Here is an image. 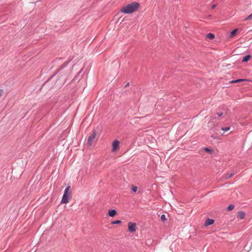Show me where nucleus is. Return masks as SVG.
Segmentation results:
<instances>
[{
	"instance_id": "nucleus-4",
	"label": "nucleus",
	"mask_w": 252,
	"mask_h": 252,
	"mask_svg": "<svg viewBox=\"0 0 252 252\" xmlns=\"http://www.w3.org/2000/svg\"><path fill=\"white\" fill-rule=\"evenodd\" d=\"M60 75L59 78L57 80L56 83L58 86H62L66 82V79L64 74L62 73H58Z\"/></svg>"
},
{
	"instance_id": "nucleus-9",
	"label": "nucleus",
	"mask_w": 252,
	"mask_h": 252,
	"mask_svg": "<svg viewBox=\"0 0 252 252\" xmlns=\"http://www.w3.org/2000/svg\"><path fill=\"white\" fill-rule=\"evenodd\" d=\"M215 222V220L213 219L208 218L205 221L204 225L205 226H207L213 224Z\"/></svg>"
},
{
	"instance_id": "nucleus-11",
	"label": "nucleus",
	"mask_w": 252,
	"mask_h": 252,
	"mask_svg": "<svg viewBox=\"0 0 252 252\" xmlns=\"http://www.w3.org/2000/svg\"><path fill=\"white\" fill-rule=\"evenodd\" d=\"M251 57L252 56L251 55H247L243 57L242 62L243 63H247L251 59Z\"/></svg>"
},
{
	"instance_id": "nucleus-16",
	"label": "nucleus",
	"mask_w": 252,
	"mask_h": 252,
	"mask_svg": "<svg viewBox=\"0 0 252 252\" xmlns=\"http://www.w3.org/2000/svg\"><path fill=\"white\" fill-rule=\"evenodd\" d=\"M206 37L209 39L212 40L215 38V35L213 33H209L206 35Z\"/></svg>"
},
{
	"instance_id": "nucleus-2",
	"label": "nucleus",
	"mask_w": 252,
	"mask_h": 252,
	"mask_svg": "<svg viewBox=\"0 0 252 252\" xmlns=\"http://www.w3.org/2000/svg\"><path fill=\"white\" fill-rule=\"evenodd\" d=\"M69 62H65L62 65L60 66L59 68L57 69L55 73L51 75L48 80L42 85V87L40 89H41L42 88L46 87L47 90H50L54 87V85L53 83L50 84V81L51 80L52 78H53L56 74H57L60 71L63 69L67 65Z\"/></svg>"
},
{
	"instance_id": "nucleus-8",
	"label": "nucleus",
	"mask_w": 252,
	"mask_h": 252,
	"mask_svg": "<svg viewBox=\"0 0 252 252\" xmlns=\"http://www.w3.org/2000/svg\"><path fill=\"white\" fill-rule=\"evenodd\" d=\"M83 70V69L82 68L80 70V71L75 76V77L73 79L72 81H75L77 80L78 81H79L80 80V79L82 78V77L83 75V74L82 73Z\"/></svg>"
},
{
	"instance_id": "nucleus-17",
	"label": "nucleus",
	"mask_w": 252,
	"mask_h": 252,
	"mask_svg": "<svg viewBox=\"0 0 252 252\" xmlns=\"http://www.w3.org/2000/svg\"><path fill=\"white\" fill-rule=\"evenodd\" d=\"M234 205L233 204H230L228 205V206L226 208V210L227 211H231L233 210L234 208Z\"/></svg>"
},
{
	"instance_id": "nucleus-1",
	"label": "nucleus",
	"mask_w": 252,
	"mask_h": 252,
	"mask_svg": "<svg viewBox=\"0 0 252 252\" xmlns=\"http://www.w3.org/2000/svg\"><path fill=\"white\" fill-rule=\"evenodd\" d=\"M140 4L139 2L134 1L126 6L123 7L121 12L125 14H131L135 12L140 7Z\"/></svg>"
},
{
	"instance_id": "nucleus-20",
	"label": "nucleus",
	"mask_w": 252,
	"mask_h": 252,
	"mask_svg": "<svg viewBox=\"0 0 252 252\" xmlns=\"http://www.w3.org/2000/svg\"><path fill=\"white\" fill-rule=\"evenodd\" d=\"M138 188L136 186L134 185H132L131 186V190L133 192H136L137 191Z\"/></svg>"
},
{
	"instance_id": "nucleus-21",
	"label": "nucleus",
	"mask_w": 252,
	"mask_h": 252,
	"mask_svg": "<svg viewBox=\"0 0 252 252\" xmlns=\"http://www.w3.org/2000/svg\"><path fill=\"white\" fill-rule=\"evenodd\" d=\"M160 219L163 222H165L167 220V219L165 215L163 214L160 217Z\"/></svg>"
},
{
	"instance_id": "nucleus-19",
	"label": "nucleus",
	"mask_w": 252,
	"mask_h": 252,
	"mask_svg": "<svg viewBox=\"0 0 252 252\" xmlns=\"http://www.w3.org/2000/svg\"><path fill=\"white\" fill-rule=\"evenodd\" d=\"M111 223L112 224H120L122 223V221L121 220H115L112 221Z\"/></svg>"
},
{
	"instance_id": "nucleus-25",
	"label": "nucleus",
	"mask_w": 252,
	"mask_h": 252,
	"mask_svg": "<svg viewBox=\"0 0 252 252\" xmlns=\"http://www.w3.org/2000/svg\"><path fill=\"white\" fill-rule=\"evenodd\" d=\"M252 19V13L245 19V21H247Z\"/></svg>"
},
{
	"instance_id": "nucleus-7",
	"label": "nucleus",
	"mask_w": 252,
	"mask_h": 252,
	"mask_svg": "<svg viewBox=\"0 0 252 252\" xmlns=\"http://www.w3.org/2000/svg\"><path fill=\"white\" fill-rule=\"evenodd\" d=\"M136 223L133 222H129L128 223V230L130 233H133L136 230Z\"/></svg>"
},
{
	"instance_id": "nucleus-18",
	"label": "nucleus",
	"mask_w": 252,
	"mask_h": 252,
	"mask_svg": "<svg viewBox=\"0 0 252 252\" xmlns=\"http://www.w3.org/2000/svg\"><path fill=\"white\" fill-rule=\"evenodd\" d=\"M234 175V173H227L225 175V178L226 179H228L229 178H230Z\"/></svg>"
},
{
	"instance_id": "nucleus-29",
	"label": "nucleus",
	"mask_w": 252,
	"mask_h": 252,
	"mask_svg": "<svg viewBox=\"0 0 252 252\" xmlns=\"http://www.w3.org/2000/svg\"><path fill=\"white\" fill-rule=\"evenodd\" d=\"M120 20H121V21H122H122H123V19H122V20H121V17H120V18H119V19H118V21H120Z\"/></svg>"
},
{
	"instance_id": "nucleus-14",
	"label": "nucleus",
	"mask_w": 252,
	"mask_h": 252,
	"mask_svg": "<svg viewBox=\"0 0 252 252\" xmlns=\"http://www.w3.org/2000/svg\"><path fill=\"white\" fill-rule=\"evenodd\" d=\"M204 152L208 153L210 154V155H213V154L214 153V150L212 149L208 148V147L204 148Z\"/></svg>"
},
{
	"instance_id": "nucleus-24",
	"label": "nucleus",
	"mask_w": 252,
	"mask_h": 252,
	"mask_svg": "<svg viewBox=\"0 0 252 252\" xmlns=\"http://www.w3.org/2000/svg\"><path fill=\"white\" fill-rule=\"evenodd\" d=\"M70 186H68L65 188L64 192H66L67 193H71L70 191Z\"/></svg>"
},
{
	"instance_id": "nucleus-13",
	"label": "nucleus",
	"mask_w": 252,
	"mask_h": 252,
	"mask_svg": "<svg viewBox=\"0 0 252 252\" xmlns=\"http://www.w3.org/2000/svg\"><path fill=\"white\" fill-rule=\"evenodd\" d=\"M247 81V80L245 79H238L232 80V81H230L229 83H240V82H242L243 81Z\"/></svg>"
},
{
	"instance_id": "nucleus-30",
	"label": "nucleus",
	"mask_w": 252,
	"mask_h": 252,
	"mask_svg": "<svg viewBox=\"0 0 252 252\" xmlns=\"http://www.w3.org/2000/svg\"><path fill=\"white\" fill-rule=\"evenodd\" d=\"M211 137L213 138V139H216V137L214 135H212Z\"/></svg>"
},
{
	"instance_id": "nucleus-5",
	"label": "nucleus",
	"mask_w": 252,
	"mask_h": 252,
	"mask_svg": "<svg viewBox=\"0 0 252 252\" xmlns=\"http://www.w3.org/2000/svg\"><path fill=\"white\" fill-rule=\"evenodd\" d=\"M71 197V193H67L64 192L62 200L61 201V204H66L69 202V200Z\"/></svg>"
},
{
	"instance_id": "nucleus-27",
	"label": "nucleus",
	"mask_w": 252,
	"mask_h": 252,
	"mask_svg": "<svg viewBox=\"0 0 252 252\" xmlns=\"http://www.w3.org/2000/svg\"><path fill=\"white\" fill-rule=\"evenodd\" d=\"M216 6H217L216 4H213V5H212L211 8L212 9H215L216 7Z\"/></svg>"
},
{
	"instance_id": "nucleus-31",
	"label": "nucleus",
	"mask_w": 252,
	"mask_h": 252,
	"mask_svg": "<svg viewBox=\"0 0 252 252\" xmlns=\"http://www.w3.org/2000/svg\"><path fill=\"white\" fill-rule=\"evenodd\" d=\"M216 119V118H213L212 120H215Z\"/></svg>"
},
{
	"instance_id": "nucleus-23",
	"label": "nucleus",
	"mask_w": 252,
	"mask_h": 252,
	"mask_svg": "<svg viewBox=\"0 0 252 252\" xmlns=\"http://www.w3.org/2000/svg\"><path fill=\"white\" fill-rule=\"evenodd\" d=\"M230 126H226V127H221L222 130L224 131H227L230 129Z\"/></svg>"
},
{
	"instance_id": "nucleus-26",
	"label": "nucleus",
	"mask_w": 252,
	"mask_h": 252,
	"mask_svg": "<svg viewBox=\"0 0 252 252\" xmlns=\"http://www.w3.org/2000/svg\"><path fill=\"white\" fill-rule=\"evenodd\" d=\"M4 91L3 89H0V96L2 95V94H3Z\"/></svg>"
},
{
	"instance_id": "nucleus-22",
	"label": "nucleus",
	"mask_w": 252,
	"mask_h": 252,
	"mask_svg": "<svg viewBox=\"0 0 252 252\" xmlns=\"http://www.w3.org/2000/svg\"><path fill=\"white\" fill-rule=\"evenodd\" d=\"M216 114L219 117H224V114L223 112H216Z\"/></svg>"
},
{
	"instance_id": "nucleus-12",
	"label": "nucleus",
	"mask_w": 252,
	"mask_h": 252,
	"mask_svg": "<svg viewBox=\"0 0 252 252\" xmlns=\"http://www.w3.org/2000/svg\"><path fill=\"white\" fill-rule=\"evenodd\" d=\"M245 217V213L243 211H239L237 214V217L240 219H243Z\"/></svg>"
},
{
	"instance_id": "nucleus-28",
	"label": "nucleus",
	"mask_w": 252,
	"mask_h": 252,
	"mask_svg": "<svg viewBox=\"0 0 252 252\" xmlns=\"http://www.w3.org/2000/svg\"><path fill=\"white\" fill-rule=\"evenodd\" d=\"M129 85V83H127L125 86V87L126 88L127 87V86H128Z\"/></svg>"
},
{
	"instance_id": "nucleus-15",
	"label": "nucleus",
	"mask_w": 252,
	"mask_h": 252,
	"mask_svg": "<svg viewBox=\"0 0 252 252\" xmlns=\"http://www.w3.org/2000/svg\"><path fill=\"white\" fill-rule=\"evenodd\" d=\"M238 29L236 28L235 29H234L233 30H232L231 32H230V35H229V37H233L234 36H235L238 32Z\"/></svg>"
},
{
	"instance_id": "nucleus-10",
	"label": "nucleus",
	"mask_w": 252,
	"mask_h": 252,
	"mask_svg": "<svg viewBox=\"0 0 252 252\" xmlns=\"http://www.w3.org/2000/svg\"><path fill=\"white\" fill-rule=\"evenodd\" d=\"M117 214V212L115 209H109L107 215L111 217H113Z\"/></svg>"
},
{
	"instance_id": "nucleus-3",
	"label": "nucleus",
	"mask_w": 252,
	"mask_h": 252,
	"mask_svg": "<svg viewBox=\"0 0 252 252\" xmlns=\"http://www.w3.org/2000/svg\"><path fill=\"white\" fill-rule=\"evenodd\" d=\"M97 135V132L95 129H94L93 131V133L89 136L88 138L87 144L90 146L93 145L94 141L96 140H97V138H96V136Z\"/></svg>"
},
{
	"instance_id": "nucleus-6",
	"label": "nucleus",
	"mask_w": 252,
	"mask_h": 252,
	"mask_svg": "<svg viewBox=\"0 0 252 252\" xmlns=\"http://www.w3.org/2000/svg\"><path fill=\"white\" fill-rule=\"evenodd\" d=\"M119 147H120V141L117 139L114 140L113 141L112 144L111 151L112 152H115L118 151V149H119Z\"/></svg>"
},
{
	"instance_id": "nucleus-32",
	"label": "nucleus",
	"mask_w": 252,
	"mask_h": 252,
	"mask_svg": "<svg viewBox=\"0 0 252 252\" xmlns=\"http://www.w3.org/2000/svg\"><path fill=\"white\" fill-rule=\"evenodd\" d=\"M117 63L119 64V66H120V64L119 63V62H118V63Z\"/></svg>"
}]
</instances>
